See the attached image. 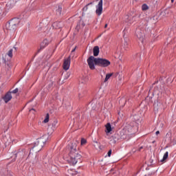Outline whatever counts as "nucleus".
Listing matches in <instances>:
<instances>
[{
	"label": "nucleus",
	"mask_w": 176,
	"mask_h": 176,
	"mask_svg": "<svg viewBox=\"0 0 176 176\" xmlns=\"http://www.w3.org/2000/svg\"><path fill=\"white\" fill-rule=\"evenodd\" d=\"M62 75H63V76H64L65 75V73H63V74H62Z\"/></svg>",
	"instance_id": "nucleus-40"
},
{
	"label": "nucleus",
	"mask_w": 176,
	"mask_h": 176,
	"mask_svg": "<svg viewBox=\"0 0 176 176\" xmlns=\"http://www.w3.org/2000/svg\"><path fill=\"white\" fill-rule=\"evenodd\" d=\"M83 12H91L93 10V2L88 3L82 8Z\"/></svg>",
	"instance_id": "nucleus-12"
},
{
	"label": "nucleus",
	"mask_w": 176,
	"mask_h": 176,
	"mask_svg": "<svg viewBox=\"0 0 176 176\" xmlns=\"http://www.w3.org/2000/svg\"><path fill=\"white\" fill-rule=\"evenodd\" d=\"M69 65H71V56L67 59H65L63 62V69H65V71H68V69H69Z\"/></svg>",
	"instance_id": "nucleus-7"
},
{
	"label": "nucleus",
	"mask_w": 176,
	"mask_h": 176,
	"mask_svg": "<svg viewBox=\"0 0 176 176\" xmlns=\"http://www.w3.org/2000/svg\"><path fill=\"white\" fill-rule=\"evenodd\" d=\"M82 97H83V94H78V98H82Z\"/></svg>",
	"instance_id": "nucleus-33"
},
{
	"label": "nucleus",
	"mask_w": 176,
	"mask_h": 176,
	"mask_svg": "<svg viewBox=\"0 0 176 176\" xmlns=\"http://www.w3.org/2000/svg\"><path fill=\"white\" fill-rule=\"evenodd\" d=\"M135 36L141 42H144V38H145V34H144V30L141 28H137L135 31Z\"/></svg>",
	"instance_id": "nucleus-5"
},
{
	"label": "nucleus",
	"mask_w": 176,
	"mask_h": 176,
	"mask_svg": "<svg viewBox=\"0 0 176 176\" xmlns=\"http://www.w3.org/2000/svg\"><path fill=\"white\" fill-rule=\"evenodd\" d=\"M7 65H8V67H10V66H9V64H7Z\"/></svg>",
	"instance_id": "nucleus-42"
},
{
	"label": "nucleus",
	"mask_w": 176,
	"mask_h": 176,
	"mask_svg": "<svg viewBox=\"0 0 176 176\" xmlns=\"http://www.w3.org/2000/svg\"><path fill=\"white\" fill-rule=\"evenodd\" d=\"M12 93V94H17V93H19V89L16 88L14 90H13L12 91H11V94Z\"/></svg>",
	"instance_id": "nucleus-27"
},
{
	"label": "nucleus",
	"mask_w": 176,
	"mask_h": 176,
	"mask_svg": "<svg viewBox=\"0 0 176 176\" xmlns=\"http://www.w3.org/2000/svg\"><path fill=\"white\" fill-rule=\"evenodd\" d=\"M105 128H106V133H111V131H112V126H111L110 123H107L105 125Z\"/></svg>",
	"instance_id": "nucleus-19"
},
{
	"label": "nucleus",
	"mask_w": 176,
	"mask_h": 176,
	"mask_svg": "<svg viewBox=\"0 0 176 176\" xmlns=\"http://www.w3.org/2000/svg\"><path fill=\"white\" fill-rule=\"evenodd\" d=\"M112 75H113V74L111 73V74H107L106 75V78L104 79V82H108V80L111 78V76H112Z\"/></svg>",
	"instance_id": "nucleus-23"
},
{
	"label": "nucleus",
	"mask_w": 176,
	"mask_h": 176,
	"mask_svg": "<svg viewBox=\"0 0 176 176\" xmlns=\"http://www.w3.org/2000/svg\"><path fill=\"white\" fill-rule=\"evenodd\" d=\"M52 27L55 30H60V28L63 27V23H61V22H54L52 24Z\"/></svg>",
	"instance_id": "nucleus-15"
},
{
	"label": "nucleus",
	"mask_w": 176,
	"mask_h": 176,
	"mask_svg": "<svg viewBox=\"0 0 176 176\" xmlns=\"http://www.w3.org/2000/svg\"><path fill=\"white\" fill-rule=\"evenodd\" d=\"M19 24H20V19L14 18L6 23V28L7 31L13 32V31H16V28H17V25H19Z\"/></svg>",
	"instance_id": "nucleus-3"
},
{
	"label": "nucleus",
	"mask_w": 176,
	"mask_h": 176,
	"mask_svg": "<svg viewBox=\"0 0 176 176\" xmlns=\"http://www.w3.org/2000/svg\"><path fill=\"white\" fill-rule=\"evenodd\" d=\"M164 109V107H163V104L159 103V104H154V111L155 112H162Z\"/></svg>",
	"instance_id": "nucleus-10"
},
{
	"label": "nucleus",
	"mask_w": 176,
	"mask_h": 176,
	"mask_svg": "<svg viewBox=\"0 0 176 176\" xmlns=\"http://www.w3.org/2000/svg\"><path fill=\"white\" fill-rule=\"evenodd\" d=\"M31 111H35V109H32L30 110V112H31Z\"/></svg>",
	"instance_id": "nucleus-39"
},
{
	"label": "nucleus",
	"mask_w": 176,
	"mask_h": 176,
	"mask_svg": "<svg viewBox=\"0 0 176 176\" xmlns=\"http://www.w3.org/2000/svg\"><path fill=\"white\" fill-rule=\"evenodd\" d=\"M69 155V159L67 162L69 164H72V166H75L78 162H80V159H82V154H80V151H79V148H78L76 143L72 144Z\"/></svg>",
	"instance_id": "nucleus-2"
},
{
	"label": "nucleus",
	"mask_w": 176,
	"mask_h": 176,
	"mask_svg": "<svg viewBox=\"0 0 176 176\" xmlns=\"http://www.w3.org/2000/svg\"><path fill=\"white\" fill-rule=\"evenodd\" d=\"M148 93H151V90H149Z\"/></svg>",
	"instance_id": "nucleus-43"
},
{
	"label": "nucleus",
	"mask_w": 176,
	"mask_h": 176,
	"mask_svg": "<svg viewBox=\"0 0 176 176\" xmlns=\"http://www.w3.org/2000/svg\"><path fill=\"white\" fill-rule=\"evenodd\" d=\"M75 50H76V47H75L74 49L72 50V53H74V52H75Z\"/></svg>",
	"instance_id": "nucleus-35"
},
{
	"label": "nucleus",
	"mask_w": 176,
	"mask_h": 176,
	"mask_svg": "<svg viewBox=\"0 0 176 176\" xmlns=\"http://www.w3.org/2000/svg\"><path fill=\"white\" fill-rule=\"evenodd\" d=\"M87 142V140H85V138L81 139V145H85Z\"/></svg>",
	"instance_id": "nucleus-28"
},
{
	"label": "nucleus",
	"mask_w": 176,
	"mask_h": 176,
	"mask_svg": "<svg viewBox=\"0 0 176 176\" xmlns=\"http://www.w3.org/2000/svg\"><path fill=\"white\" fill-rule=\"evenodd\" d=\"M57 123H58L57 120H54L52 122L51 124L48 126V128H47L48 134H52L53 131H54V130L57 129L58 126Z\"/></svg>",
	"instance_id": "nucleus-6"
},
{
	"label": "nucleus",
	"mask_w": 176,
	"mask_h": 176,
	"mask_svg": "<svg viewBox=\"0 0 176 176\" xmlns=\"http://www.w3.org/2000/svg\"><path fill=\"white\" fill-rule=\"evenodd\" d=\"M88 65L90 69H96V66L102 67L105 68L111 65V62L105 58H96L94 56H91L87 59Z\"/></svg>",
	"instance_id": "nucleus-1"
},
{
	"label": "nucleus",
	"mask_w": 176,
	"mask_h": 176,
	"mask_svg": "<svg viewBox=\"0 0 176 176\" xmlns=\"http://www.w3.org/2000/svg\"><path fill=\"white\" fill-rule=\"evenodd\" d=\"M108 27V24H105L104 28H107Z\"/></svg>",
	"instance_id": "nucleus-38"
},
{
	"label": "nucleus",
	"mask_w": 176,
	"mask_h": 176,
	"mask_svg": "<svg viewBox=\"0 0 176 176\" xmlns=\"http://www.w3.org/2000/svg\"><path fill=\"white\" fill-rule=\"evenodd\" d=\"M3 10L0 9V14H2Z\"/></svg>",
	"instance_id": "nucleus-37"
},
{
	"label": "nucleus",
	"mask_w": 176,
	"mask_h": 176,
	"mask_svg": "<svg viewBox=\"0 0 176 176\" xmlns=\"http://www.w3.org/2000/svg\"><path fill=\"white\" fill-rule=\"evenodd\" d=\"M143 148H144V147H143V146L140 147V148H139V151H141V149H143Z\"/></svg>",
	"instance_id": "nucleus-36"
},
{
	"label": "nucleus",
	"mask_w": 176,
	"mask_h": 176,
	"mask_svg": "<svg viewBox=\"0 0 176 176\" xmlns=\"http://www.w3.org/2000/svg\"><path fill=\"white\" fill-rule=\"evenodd\" d=\"M46 142V140L45 138H41L40 139H38V140L34 143V145L33 146V149L36 152H39L45 146V143Z\"/></svg>",
	"instance_id": "nucleus-4"
},
{
	"label": "nucleus",
	"mask_w": 176,
	"mask_h": 176,
	"mask_svg": "<svg viewBox=\"0 0 176 176\" xmlns=\"http://www.w3.org/2000/svg\"><path fill=\"white\" fill-rule=\"evenodd\" d=\"M156 135H158V134H160V132L159 131H156L155 133Z\"/></svg>",
	"instance_id": "nucleus-34"
},
{
	"label": "nucleus",
	"mask_w": 176,
	"mask_h": 176,
	"mask_svg": "<svg viewBox=\"0 0 176 176\" xmlns=\"http://www.w3.org/2000/svg\"><path fill=\"white\" fill-rule=\"evenodd\" d=\"M151 23H153L154 24H156L157 21H159V16L158 15H155L151 19Z\"/></svg>",
	"instance_id": "nucleus-18"
},
{
	"label": "nucleus",
	"mask_w": 176,
	"mask_h": 176,
	"mask_svg": "<svg viewBox=\"0 0 176 176\" xmlns=\"http://www.w3.org/2000/svg\"><path fill=\"white\" fill-rule=\"evenodd\" d=\"M173 2H174V0H171V3H173Z\"/></svg>",
	"instance_id": "nucleus-41"
},
{
	"label": "nucleus",
	"mask_w": 176,
	"mask_h": 176,
	"mask_svg": "<svg viewBox=\"0 0 176 176\" xmlns=\"http://www.w3.org/2000/svg\"><path fill=\"white\" fill-rule=\"evenodd\" d=\"M67 76H65L64 79H68V78H69V74L67 73Z\"/></svg>",
	"instance_id": "nucleus-31"
},
{
	"label": "nucleus",
	"mask_w": 176,
	"mask_h": 176,
	"mask_svg": "<svg viewBox=\"0 0 176 176\" xmlns=\"http://www.w3.org/2000/svg\"><path fill=\"white\" fill-rule=\"evenodd\" d=\"M117 134H119L120 139L124 140V135L127 133H126V129H122L120 131L117 132Z\"/></svg>",
	"instance_id": "nucleus-16"
},
{
	"label": "nucleus",
	"mask_w": 176,
	"mask_h": 176,
	"mask_svg": "<svg viewBox=\"0 0 176 176\" xmlns=\"http://www.w3.org/2000/svg\"><path fill=\"white\" fill-rule=\"evenodd\" d=\"M171 82H173V78L170 77V78H168L167 79V82H168V83H169V82L171 83Z\"/></svg>",
	"instance_id": "nucleus-29"
},
{
	"label": "nucleus",
	"mask_w": 176,
	"mask_h": 176,
	"mask_svg": "<svg viewBox=\"0 0 176 176\" xmlns=\"http://www.w3.org/2000/svg\"><path fill=\"white\" fill-rule=\"evenodd\" d=\"M96 13L98 16H101V14L102 13V0H100L98 6H96Z\"/></svg>",
	"instance_id": "nucleus-9"
},
{
	"label": "nucleus",
	"mask_w": 176,
	"mask_h": 176,
	"mask_svg": "<svg viewBox=\"0 0 176 176\" xmlns=\"http://www.w3.org/2000/svg\"><path fill=\"white\" fill-rule=\"evenodd\" d=\"M3 101H5L6 104H8L10 100H12V92L8 91L6 94V95L3 97Z\"/></svg>",
	"instance_id": "nucleus-11"
},
{
	"label": "nucleus",
	"mask_w": 176,
	"mask_h": 176,
	"mask_svg": "<svg viewBox=\"0 0 176 176\" xmlns=\"http://www.w3.org/2000/svg\"><path fill=\"white\" fill-rule=\"evenodd\" d=\"M107 155H108L109 157H111V155H112V150H109Z\"/></svg>",
	"instance_id": "nucleus-30"
},
{
	"label": "nucleus",
	"mask_w": 176,
	"mask_h": 176,
	"mask_svg": "<svg viewBox=\"0 0 176 176\" xmlns=\"http://www.w3.org/2000/svg\"><path fill=\"white\" fill-rule=\"evenodd\" d=\"M49 118H50V115H49V113H47L45 118L43 120V123H47L49 122Z\"/></svg>",
	"instance_id": "nucleus-26"
},
{
	"label": "nucleus",
	"mask_w": 176,
	"mask_h": 176,
	"mask_svg": "<svg viewBox=\"0 0 176 176\" xmlns=\"http://www.w3.org/2000/svg\"><path fill=\"white\" fill-rule=\"evenodd\" d=\"M49 45V42L47 41V39H45L40 45V49H38V52H41L43 49H45L46 46Z\"/></svg>",
	"instance_id": "nucleus-14"
},
{
	"label": "nucleus",
	"mask_w": 176,
	"mask_h": 176,
	"mask_svg": "<svg viewBox=\"0 0 176 176\" xmlns=\"http://www.w3.org/2000/svg\"><path fill=\"white\" fill-rule=\"evenodd\" d=\"M148 9H149V7L148 6V5H146V4H143V5L142 6V10L145 11V10H148Z\"/></svg>",
	"instance_id": "nucleus-24"
},
{
	"label": "nucleus",
	"mask_w": 176,
	"mask_h": 176,
	"mask_svg": "<svg viewBox=\"0 0 176 176\" xmlns=\"http://www.w3.org/2000/svg\"><path fill=\"white\" fill-rule=\"evenodd\" d=\"M100 54V47L98 46H95L94 47V57H97Z\"/></svg>",
	"instance_id": "nucleus-17"
},
{
	"label": "nucleus",
	"mask_w": 176,
	"mask_h": 176,
	"mask_svg": "<svg viewBox=\"0 0 176 176\" xmlns=\"http://www.w3.org/2000/svg\"><path fill=\"white\" fill-rule=\"evenodd\" d=\"M109 140L110 144H115L116 142H118L119 140H120V136H119V133L117 132L114 135H111Z\"/></svg>",
	"instance_id": "nucleus-8"
},
{
	"label": "nucleus",
	"mask_w": 176,
	"mask_h": 176,
	"mask_svg": "<svg viewBox=\"0 0 176 176\" xmlns=\"http://www.w3.org/2000/svg\"><path fill=\"white\" fill-rule=\"evenodd\" d=\"M8 56L12 58L13 57V50H10L8 52Z\"/></svg>",
	"instance_id": "nucleus-25"
},
{
	"label": "nucleus",
	"mask_w": 176,
	"mask_h": 176,
	"mask_svg": "<svg viewBox=\"0 0 176 176\" xmlns=\"http://www.w3.org/2000/svg\"><path fill=\"white\" fill-rule=\"evenodd\" d=\"M168 158V152H166L164 155L163 159L161 160L162 162H166L167 159Z\"/></svg>",
	"instance_id": "nucleus-21"
},
{
	"label": "nucleus",
	"mask_w": 176,
	"mask_h": 176,
	"mask_svg": "<svg viewBox=\"0 0 176 176\" xmlns=\"http://www.w3.org/2000/svg\"><path fill=\"white\" fill-rule=\"evenodd\" d=\"M80 23H81V25L82 28L85 27V23L83 21H80Z\"/></svg>",
	"instance_id": "nucleus-32"
},
{
	"label": "nucleus",
	"mask_w": 176,
	"mask_h": 176,
	"mask_svg": "<svg viewBox=\"0 0 176 176\" xmlns=\"http://www.w3.org/2000/svg\"><path fill=\"white\" fill-rule=\"evenodd\" d=\"M140 19V15L139 16H134L131 18V20L129 21L130 24H134L137 20Z\"/></svg>",
	"instance_id": "nucleus-20"
},
{
	"label": "nucleus",
	"mask_w": 176,
	"mask_h": 176,
	"mask_svg": "<svg viewBox=\"0 0 176 176\" xmlns=\"http://www.w3.org/2000/svg\"><path fill=\"white\" fill-rule=\"evenodd\" d=\"M61 10H63V8H61V6H58V9L56 10V14L58 16H61Z\"/></svg>",
	"instance_id": "nucleus-22"
},
{
	"label": "nucleus",
	"mask_w": 176,
	"mask_h": 176,
	"mask_svg": "<svg viewBox=\"0 0 176 176\" xmlns=\"http://www.w3.org/2000/svg\"><path fill=\"white\" fill-rule=\"evenodd\" d=\"M127 30L126 29L124 30L123 31V36H124V47H127V46H129V38H127V35H126V32Z\"/></svg>",
	"instance_id": "nucleus-13"
}]
</instances>
